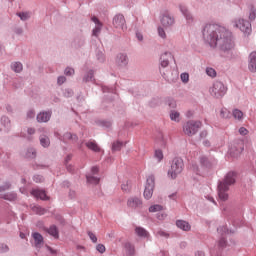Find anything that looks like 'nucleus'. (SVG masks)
<instances>
[{"label":"nucleus","mask_w":256,"mask_h":256,"mask_svg":"<svg viewBox=\"0 0 256 256\" xmlns=\"http://www.w3.org/2000/svg\"><path fill=\"white\" fill-rule=\"evenodd\" d=\"M206 45L211 49H219L221 55L226 59H233L235 51V37L233 32L219 24H206L202 30Z\"/></svg>","instance_id":"obj_1"},{"label":"nucleus","mask_w":256,"mask_h":256,"mask_svg":"<svg viewBox=\"0 0 256 256\" xmlns=\"http://www.w3.org/2000/svg\"><path fill=\"white\" fill-rule=\"evenodd\" d=\"M237 173L228 172L222 181L218 182V197L220 201H227L229 199V187L235 185Z\"/></svg>","instance_id":"obj_2"},{"label":"nucleus","mask_w":256,"mask_h":256,"mask_svg":"<svg viewBox=\"0 0 256 256\" xmlns=\"http://www.w3.org/2000/svg\"><path fill=\"white\" fill-rule=\"evenodd\" d=\"M209 91H210V95L215 99H223V97L227 95L228 88L223 82L214 81Z\"/></svg>","instance_id":"obj_3"},{"label":"nucleus","mask_w":256,"mask_h":256,"mask_svg":"<svg viewBox=\"0 0 256 256\" xmlns=\"http://www.w3.org/2000/svg\"><path fill=\"white\" fill-rule=\"evenodd\" d=\"M184 167L185 164L183 163V159L174 158L172 160L170 169L168 170V177H170V179H177V176L180 175V173H183Z\"/></svg>","instance_id":"obj_4"},{"label":"nucleus","mask_w":256,"mask_h":256,"mask_svg":"<svg viewBox=\"0 0 256 256\" xmlns=\"http://www.w3.org/2000/svg\"><path fill=\"white\" fill-rule=\"evenodd\" d=\"M232 27H234L235 29H240V31L247 36H249V34L253 31V28L251 27V22L243 18H236L232 20Z\"/></svg>","instance_id":"obj_5"},{"label":"nucleus","mask_w":256,"mask_h":256,"mask_svg":"<svg viewBox=\"0 0 256 256\" xmlns=\"http://www.w3.org/2000/svg\"><path fill=\"white\" fill-rule=\"evenodd\" d=\"M201 121L190 120L184 123L183 125V133H185L188 137H193V135H197L199 129L202 127Z\"/></svg>","instance_id":"obj_6"},{"label":"nucleus","mask_w":256,"mask_h":256,"mask_svg":"<svg viewBox=\"0 0 256 256\" xmlns=\"http://www.w3.org/2000/svg\"><path fill=\"white\" fill-rule=\"evenodd\" d=\"M155 189V176L150 175L147 177L145 188H144V198L149 200L153 197V191Z\"/></svg>","instance_id":"obj_7"},{"label":"nucleus","mask_w":256,"mask_h":256,"mask_svg":"<svg viewBox=\"0 0 256 256\" xmlns=\"http://www.w3.org/2000/svg\"><path fill=\"white\" fill-rule=\"evenodd\" d=\"M113 27L115 29H120V31H127V22L125 21V16L122 14H117L113 18Z\"/></svg>","instance_id":"obj_8"},{"label":"nucleus","mask_w":256,"mask_h":256,"mask_svg":"<svg viewBox=\"0 0 256 256\" xmlns=\"http://www.w3.org/2000/svg\"><path fill=\"white\" fill-rule=\"evenodd\" d=\"M98 173H99V167L93 166L91 168L90 173L86 174L87 183H89L90 185H99V181H101V179L95 176Z\"/></svg>","instance_id":"obj_9"},{"label":"nucleus","mask_w":256,"mask_h":256,"mask_svg":"<svg viewBox=\"0 0 256 256\" xmlns=\"http://www.w3.org/2000/svg\"><path fill=\"white\" fill-rule=\"evenodd\" d=\"M179 11L182 13L188 25H193L195 19L193 18V14L189 11V8L185 4L178 5Z\"/></svg>","instance_id":"obj_10"},{"label":"nucleus","mask_w":256,"mask_h":256,"mask_svg":"<svg viewBox=\"0 0 256 256\" xmlns=\"http://www.w3.org/2000/svg\"><path fill=\"white\" fill-rule=\"evenodd\" d=\"M199 161L201 167L204 169H211V167H215V165H217V159H215L213 156H201Z\"/></svg>","instance_id":"obj_11"},{"label":"nucleus","mask_w":256,"mask_h":256,"mask_svg":"<svg viewBox=\"0 0 256 256\" xmlns=\"http://www.w3.org/2000/svg\"><path fill=\"white\" fill-rule=\"evenodd\" d=\"M39 133H42L39 136L40 145L44 147V149H47L49 145H51V140L49 139V132H47V129L45 128H39Z\"/></svg>","instance_id":"obj_12"},{"label":"nucleus","mask_w":256,"mask_h":256,"mask_svg":"<svg viewBox=\"0 0 256 256\" xmlns=\"http://www.w3.org/2000/svg\"><path fill=\"white\" fill-rule=\"evenodd\" d=\"M173 53L166 51L160 56V73H163V69L169 67V59H172Z\"/></svg>","instance_id":"obj_13"},{"label":"nucleus","mask_w":256,"mask_h":256,"mask_svg":"<svg viewBox=\"0 0 256 256\" xmlns=\"http://www.w3.org/2000/svg\"><path fill=\"white\" fill-rule=\"evenodd\" d=\"M115 64L120 69H123L129 65V56L126 53H118L115 58Z\"/></svg>","instance_id":"obj_14"},{"label":"nucleus","mask_w":256,"mask_h":256,"mask_svg":"<svg viewBox=\"0 0 256 256\" xmlns=\"http://www.w3.org/2000/svg\"><path fill=\"white\" fill-rule=\"evenodd\" d=\"M127 206L130 209H141V207H143V200L139 197H130L127 200Z\"/></svg>","instance_id":"obj_15"},{"label":"nucleus","mask_w":256,"mask_h":256,"mask_svg":"<svg viewBox=\"0 0 256 256\" xmlns=\"http://www.w3.org/2000/svg\"><path fill=\"white\" fill-rule=\"evenodd\" d=\"M51 115L53 112L51 111H43L37 114L36 119L38 123H49L51 121Z\"/></svg>","instance_id":"obj_16"},{"label":"nucleus","mask_w":256,"mask_h":256,"mask_svg":"<svg viewBox=\"0 0 256 256\" xmlns=\"http://www.w3.org/2000/svg\"><path fill=\"white\" fill-rule=\"evenodd\" d=\"M248 69L251 73H256V51H253L249 54Z\"/></svg>","instance_id":"obj_17"},{"label":"nucleus","mask_w":256,"mask_h":256,"mask_svg":"<svg viewBox=\"0 0 256 256\" xmlns=\"http://www.w3.org/2000/svg\"><path fill=\"white\" fill-rule=\"evenodd\" d=\"M161 24L163 27H171L175 25V18L171 14H164L161 17Z\"/></svg>","instance_id":"obj_18"},{"label":"nucleus","mask_w":256,"mask_h":256,"mask_svg":"<svg viewBox=\"0 0 256 256\" xmlns=\"http://www.w3.org/2000/svg\"><path fill=\"white\" fill-rule=\"evenodd\" d=\"M32 238L34 240V245H35L36 249H41V247H43V243H44L43 235H41V233H39V232H33Z\"/></svg>","instance_id":"obj_19"},{"label":"nucleus","mask_w":256,"mask_h":256,"mask_svg":"<svg viewBox=\"0 0 256 256\" xmlns=\"http://www.w3.org/2000/svg\"><path fill=\"white\" fill-rule=\"evenodd\" d=\"M83 83H95V70L86 71L82 78Z\"/></svg>","instance_id":"obj_20"},{"label":"nucleus","mask_w":256,"mask_h":256,"mask_svg":"<svg viewBox=\"0 0 256 256\" xmlns=\"http://www.w3.org/2000/svg\"><path fill=\"white\" fill-rule=\"evenodd\" d=\"M56 137L60 139V141H72L73 143H76V141L79 139L75 134L70 132H66L63 136L56 134Z\"/></svg>","instance_id":"obj_21"},{"label":"nucleus","mask_w":256,"mask_h":256,"mask_svg":"<svg viewBox=\"0 0 256 256\" xmlns=\"http://www.w3.org/2000/svg\"><path fill=\"white\" fill-rule=\"evenodd\" d=\"M0 123L2 125V129L0 131H5V133H9L11 131V120L7 116H2L0 119Z\"/></svg>","instance_id":"obj_22"},{"label":"nucleus","mask_w":256,"mask_h":256,"mask_svg":"<svg viewBox=\"0 0 256 256\" xmlns=\"http://www.w3.org/2000/svg\"><path fill=\"white\" fill-rule=\"evenodd\" d=\"M31 195L36 199H41L42 201H47V199H49V197H47V194L45 193V190L41 189H33L31 191Z\"/></svg>","instance_id":"obj_23"},{"label":"nucleus","mask_w":256,"mask_h":256,"mask_svg":"<svg viewBox=\"0 0 256 256\" xmlns=\"http://www.w3.org/2000/svg\"><path fill=\"white\" fill-rule=\"evenodd\" d=\"M92 21H93V23H95V27L92 30V35L94 37H99V33H101L103 24H101V22L99 21V19L97 17H92Z\"/></svg>","instance_id":"obj_24"},{"label":"nucleus","mask_w":256,"mask_h":256,"mask_svg":"<svg viewBox=\"0 0 256 256\" xmlns=\"http://www.w3.org/2000/svg\"><path fill=\"white\" fill-rule=\"evenodd\" d=\"M176 227L181 231H191V224L185 220H177Z\"/></svg>","instance_id":"obj_25"},{"label":"nucleus","mask_w":256,"mask_h":256,"mask_svg":"<svg viewBox=\"0 0 256 256\" xmlns=\"http://www.w3.org/2000/svg\"><path fill=\"white\" fill-rule=\"evenodd\" d=\"M135 233L136 235H138V237H141L142 239H148L149 237V231L141 226H137L135 228Z\"/></svg>","instance_id":"obj_26"},{"label":"nucleus","mask_w":256,"mask_h":256,"mask_svg":"<svg viewBox=\"0 0 256 256\" xmlns=\"http://www.w3.org/2000/svg\"><path fill=\"white\" fill-rule=\"evenodd\" d=\"M85 145L88 149H90V151H94V153H99V151H101V148L99 147V145H97V142H95V140H90L86 142Z\"/></svg>","instance_id":"obj_27"},{"label":"nucleus","mask_w":256,"mask_h":256,"mask_svg":"<svg viewBox=\"0 0 256 256\" xmlns=\"http://www.w3.org/2000/svg\"><path fill=\"white\" fill-rule=\"evenodd\" d=\"M10 69L14 71V73H21L23 71V63L17 61V62H12L10 65Z\"/></svg>","instance_id":"obj_28"},{"label":"nucleus","mask_w":256,"mask_h":256,"mask_svg":"<svg viewBox=\"0 0 256 256\" xmlns=\"http://www.w3.org/2000/svg\"><path fill=\"white\" fill-rule=\"evenodd\" d=\"M16 15L20 21H29L31 19V12L29 11L17 12Z\"/></svg>","instance_id":"obj_29"},{"label":"nucleus","mask_w":256,"mask_h":256,"mask_svg":"<svg viewBox=\"0 0 256 256\" xmlns=\"http://www.w3.org/2000/svg\"><path fill=\"white\" fill-rule=\"evenodd\" d=\"M0 197H1V199H4L5 201H17V193H15V192H8L6 194H3Z\"/></svg>","instance_id":"obj_30"},{"label":"nucleus","mask_w":256,"mask_h":256,"mask_svg":"<svg viewBox=\"0 0 256 256\" xmlns=\"http://www.w3.org/2000/svg\"><path fill=\"white\" fill-rule=\"evenodd\" d=\"M47 233L51 235V237H54V239H59V229H57V226L52 225L47 229Z\"/></svg>","instance_id":"obj_31"},{"label":"nucleus","mask_w":256,"mask_h":256,"mask_svg":"<svg viewBox=\"0 0 256 256\" xmlns=\"http://www.w3.org/2000/svg\"><path fill=\"white\" fill-rule=\"evenodd\" d=\"M125 251H126L127 255L133 256V255H135V246H133V244L127 242L125 244Z\"/></svg>","instance_id":"obj_32"},{"label":"nucleus","mask_w":256,"mask_h":256,"mask_svg":"<svg viewBox=\"0 0 256 256\" xmlns=\"http://www.w3.org/2000/svg\"><path fill=\"white\" fill-rule=\"evenodd\" d=\"M170 119L171 121H175L176 123H179L181 121V114L175 110H172L170 112Z\"/></svg>","instance_id":"obj_33"},{"label":"nucleus","mask_w":256,"mask_h":256,"mask_svg":"<svg viewBox=\"0 0 256 256\" xmlns=\"http://www.w3.org/2000/svg\"><path fill=\"white\" fill-rule=\"evenodd\" d=\"M217 232L220 233V235H229L230 233H235V231L233 230H229L227 228V226H220L219 228H217Z\"/></svg>","instance_id":"obj_34"},{"label":"nucleus","mask_w":256,"mask_h":256,"mask_svg":"<svg viewBox=\"0 0 256 256\" xmlns=\"http://www.w3.org/2000/svg\"><path fill=\"white\" fill-rule=\"evenodd\" d=\"M232 115L234 119H237V121H243V111L239 109H234Z\"/></svg>","instance_id":"obj_35"},{"label":"nucleus","mask_w":256,"mask_h":256,"mask_svg":"<svg viewBox=\"0 0 256 256\" xmlns=\"http://www.w3.org/2000/svg\"><path fill=\"white\" fill-rule=\"evenodd\" d=\"M123 145H126V143H123L121 141H116L112 144V151H121L123 148Z\"/></svg>","instance_id":"obj_36"},{"label":"nucleus","mask_w":256,"mask_h":256,"mask_svg":"<svg viewBox=\"0 0 256 256\" xmlns=\"http://www.w3.org/2000/svg\"><path fill=\"white\" fill-rule=\"evenodd\" d=\"M26 157L28 159H35V157H37V151L35 148H29L26 152Z\"/></svg>","instance_id":"obj_37"},{"label":"nucleus","mask_w":256,"mask_h":256,"mask_svg":"<svg viewBox=\"0 0 256 256\" xmlns=\"http://www.w3.org/2000/svg\"><path fill=\"white\" fill-rule=\"evenodd\" d=\"M32 211L36 213V215H45V210L39 205L32 206Z\"/></svg>","instance_id":"obj_38"},{"label":"nucleus","mask_w":256,"mask_h":256,"mask_svg":"<svg viewBox=\"0 0 256 256\" xmlns=\"http://www.w3.org/2000/svg\"><path fill=\"white\" fill-rule=\"evenodd\" d=\"M220 116L222 119H229L231 117V111H229L227 108H222L220 111Z\"/></svg>","instance_id":"obj_39"},{"label":"nucleus","mask_w":256,"mask_h":256,"mask_svg":"<svg viewBox=\"0 0 256 256\" xmlns=\"http://www.w3.org/2000/svg\"><path fill=\"white\" fill-rule=\"evenodd\" d=\"M154 157L157 159L158 163H161L164 157L163 151L161 149L155 150Z\"/></svg>","instance_id":"obj_40"},{"label":"nucleus","mask_w":256,"mask_h":256,"mask_svg":"<svg viewBox=\"0 0 256 256\" xmlns=\"http://www.w3.org/2000/svg\"><path fill=\"white\" fill-rule=\"evenodd\" d=\"M158 211H163V207L159 204H155L149 207L150 213H157Z\"/></svg>","instance_id":"obj_41"},{"label":"nucleus","mask_w":256,"mask_h":256,"mask_svg":"<svg viewBox=\"0 0 256 256\" xmlns=\"http://www.w3.org/2000/svg\"><path fill=\"white\" fill-rule=\"evenodd\" d=\"M206 74L208 75V77H217V71H215V69L211 67L206 68Z\"/></svg>","instance_id":"obj_42"},{"label":"nucleus","mask_w":256,"mask_h":256,"mask_svg":"<svg viewBox=\"0 0 256 256\" xmlns=\"http://www.w3.org/2000/svg\"><path fill=\"white\" fill-rule=\"evenodd\" d=\"M64 74H65L67 77H73V75H75V69H73L72 67H67V68H65V70H64Z\"/></svg>","instance_id":"obj_43"},{"label":"nucleus","mask_w":256,"mask_h":256,"mask_svg":"<svg viewBox=\"0 0 256 256\" xmlns=\"http://www.w3.org/2000/svg\"><path fill=\"white\" fill-rule=\"evenodd\" d=\"M255 18H256V9L254 7H251L249 12V20L255 21Z\"/></svg>","instance_id":"obj_44"},{"label":"nucleus","mask_w":256,"mask_h":256,"mask_svg":"<svg viewBox=\"0 0 256 256\" xmlns=\"http://www.w3.org/2000/svg\"><path fill=\"white\" fill-rule=\"evenodd\" d=\"M166 103L170 106L171 109H175V107H177V102L175 101V99L168 98Z\"/></svg>","instance_id":"obj_45"},{"label":"nucleus","mask_w":256,"mask_h":256,"mask_svg":"<svg viewBox=\"0 0 256 256\" xmlns=\"http://www.w3.org/2000/svg\"><path fill=\"white\" fill-rule=\"evenodd\" d=\"M9 189H11V183L6 182L0 186V193H3V191H9Z\"/></svg>","instance_id":"obj_46"},{"label":"nucleus","mask_w":256,"mask_h":256,"mask_svg":"<svg viewBox=\"0 0 256 256\" xmlns=\"http://www.w3.org/2000/svg\"><path fill=\"white\" fill-rule=\"evenodd\" d=\"M182 83H189V73L184 72L180 75Z\"/></svg>","instance_id":"obj_47"},{"label":"nucleus","mask_w":256,"mask_h":256,"mask_svg":"<svg viewBox=\"0 0 256 256\" xmlns=\"http://www.w3.org/2000/svg\"><path fill=\"white\" fill-rule=\"evenodd\" d=\"M0 253H9V246L5 243H0Z\"/></svg>","instance_id":"obj_48"},{"label":"nucleus","mask_w":256,"mask_h":256,"mask_svg":"<svg viewBox=\"0 0 256 256\" xmlns=\"http://www.w3.org/2000/svg\"><path fill=\"white\" fill-rule=\"evenodd\" d=\"M96 57L100 63H104L105 61V54L102 51L97 52Z\"/></svg>","instance_id":"obj_49"},{"label":"nucleus","mask_w":256,"mask_h":256,"mask_svg":"<svg viewBox=\"0 0 256 256\" xmlns=\"http://www.w3.org/2000/svg\"><path fill=\"white\" fill-rule=\"evenodd\" d=\"M158 35L161 37V39H167V34L162 27H158Z\"/></svg>","instance_id":"obj_50"},{"label":"nucleus","mask_w":256,"mask_h":256,"mask_svg":"<svg viewBox=\"0 0 256 256\" xmlns=\"http://www.w3.org/2000/svg\"><path fill=\"white\" fill-rule=\"evenodd\" d=\"M87 234L92 243H97V236L93 232L88 231Z\"/></svg>","instance_id":"obj_51"},{"label":"nucleus","mask_w":256,"mask_h":256,"mask_svg":"<svg viewBox=\"0 0 256 256\" xmlns=\"http://www.w3.org/2000/svg\"><path fill=\"white\" fill-rule=\"evenodd\" d=\"M33 181H35V183H43L45 178L42 175H34Z\"/></svg>","instance_id":"obj_52"},{"label":"nucleus","mask_w":256,"mask_h":256,"mask_svg":"<svg viewBox=\"0 0 256 256\" xmlns=\"http://www.w3.org/2000/svg\"><path fill=\"white\" fill-rule=\"evenodd\" d=\"M156 237H165V238H167V237H169V234L167 232L163 231V230H158L156 232Z\"/></svg>","instance_id":"obj_53"},{"label":"nucleus","mask_w":256,"mask_h":256,"mask_svg":"<svg viewBox=\"0 0 256 256\" xmlns=\"http://www.w3.org/2000/svg\"><path fill=\"white\" fill-rule=\"evenodd\" d=\"M121 189L122 191H124V193H129L131 189V187L129 186V182L122 184Z\"/></svg>","instance_id":"obj_54"},{"label":"nucleus","mask_w":256,"mask_h":256,"mask_svg":"<svg viewBox=\"0 0 256 256\" xmlns=\"http://www.w3.org/2000/svg\"><path fill=\"white\" fill-rule=\"evenodd\" d=\"M238 131L243 137H245V135H249V130H247L245 127H240Z\"/></svg>","instance_id":"obj_55"},{"label":"nucleus","mask_w":256,"mask_h":256,"mask_svg":"<svg viewBox=\"0 0 256 256\" xmlns=\"http://www.w3.org/2000/svg\"><path fill=\"white\" fill-rule=\"evenodd\" d=\"M191 169L196 173V175H201V170H199V166L197 164H192Z\"/></svg>","instance_id":"obj_56"},{"label":"nucleus","mask_w":256,"mask_h":256,"mask_svg":"<svg viewBox=\"0 0 256 256\" xmlns=\"http://www.w3.org/2000/svg\"><path fill=\"white\" fill-rule=\"evenodd\" d=\"M96 250L98 251V253H105L106 249H105V245L103 244H98L96 246Z\"/></svg>","instance_id":"obj_57"},{"label":"nucleus","mask_w":256,"mask_h":256,"mask_svg":"<svg viewBox=\"0 0 256 256\" xmlns=\"http://www.w3.org/2000/svg\"><path fill=\"white\" fill-rule=\"evenodd\" d=\"M65 81H67V78L65 76H59L57 78V85H63V83H65Z\"/></svg>","instance_id":"obj_58"},{"label":"nucleus","mask_w":256,"mask_h":256,"mask_svg":"<svg viewBox=\"0 0 256 256\" xmlns=\"http://www.w3.org/2000/svg\"><path fill=\"white\" fill-rule=\"evenodd\" d=\"M27 118L28 119H35V110H33V109L28 110Z\"/></svg>","instance_id":"obj_59"},{"label":"nucleus","mask_w":256,"mask_h":256,"mask_svg":"<svg viewBox=\"0 0 256 256\" xmlns=\"http://www.w3.org/2000/svg\"><path fill=\"white\" fill-rule=\"evenodd\" d=\"M64 96L65 97H73V90L72 89H65L64 90Z\"/></svg>","instance_id":"obj_60"},{"label":"nucleus","mask_w":256,"mask_h":256,"mask_svg":"<svg viewBox=\"0 0 256 256\" xmlns=\"http://www.w3.org/2000/svg\"><path fill=\"white\" fill-rule=\"evenodd\" d=\"M14 33L16 35H23V28H21V27L14 28Z\"/></svg>","instance_id":"obj_61"},{"label":"nucleus","mask_w":256,"mask_h":256,"mask_svg":"<svg viewBox=\"0 0 256 256\" xmlns=\"http://www.w3.org/2000/svg\"><path fill=\"white\" fill-rule=\"evenodd\" d=\"M227 245V240L225 238H221L219 240V247H225Z\"/></svg>","instance_id":"obj_62"},{"label":"nucleus","mask_w":256,"mask_h":256,"mask_svg":"<svg viewBox=\"0 0 256 256\" xmlns=\"http://www.w3.org/2000/svg\"><path fill=\"white\" fill-rule=\"evenodd\" d=\"M102 126L109 129V127H111V122L110 121H104V122H102Z\"/></svg>","instance_id":"obj_63"},{"label":"nucleus","mask_w":256,"mask_h":256,"mask_svg":"<svg viewBox=\"0 0 256 256\" xmlns=\"http://www.w3.org/2000/svg\"><path fill=\"white\" fill-rule=\"evenodd\" d=\"M27 134L28 135H35V128H28L27 129Z\"/></svg>","instance_id":"obj_64"}]
</instances>
